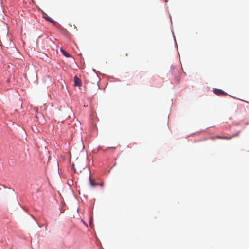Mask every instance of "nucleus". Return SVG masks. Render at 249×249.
Returning a JSON list of instances; mask_svg holds the SVG:
<instances>
[{"instance_id": "nucleus-1", "label": "nucleus", "mask_w": 249, "mask_h": 249, "mask_svg": "<svg viewBox=\"0 0 249 249\" xmlns=\"http://www.w3.org/2000/svg\"><path fill=\"white\" fill-rule=\"evenodd\" d=\"M237 135H238V133L235 134L233 135H230V136H229L217 135V136H216L215 137V138H217V139L229 140V139H231L233 137L237 136Z\"/></svg>"}, {"instance_id": "nucleus-2", "label": "nucleus", "mask_w": 249, "mask_h": 249, "mask_svg": "<svg viewBox=\"0 0 249 249\" xmlns=\"http://www.w3.org/2000/svg\"><path fill=\"white\" fill-rule=\"evenodd\" d=\"M213 92L217 95H226L227 94L223 90L218 89H213Z\"/></svg>"}, {"instance_id": "nucleus-3", "label": "nucleus", "mask_w": 249, "mask_h": 249, "mask_svg": "<svg viewBox=\"0 0 249 249\" xmlns=\"http://www.w3.org/2000/svg\"><path fill=\"white\" fill-rule=\"evenodd\" d=\"M74 85L75 86H80L82 85L81 80L77 76L74 78Z\"/></svg>"}, {"instance_id": "nucleus-4", "label": "nucleus", "mask_w": 249, "mask_h": 249, "mask_svg": "<svg viewBox=\"0 0 249 249\" xmlns=\"http://www.w3.org/2000/svg\"><path fill=\"white\" fill-rule=\"evenodd\" d=\"M43 18L46 20H47L48 21L50 22V23H52L53 24H55L56 23V21H55L54 20H53L50 17H49L48 15H47L46 14L43 16Z\"/></svg>"}, {"instance_id": "nucleus-5", "label": "nucleus", "mask_w": 249, "mask_h": 249, "mask_svg": "<svg viewBox=\"0 0 249 249\" xmlns=\"http://www.w3.org/2000/svg\"><path fill=\"white\" fill-rule=\"evenodd\" d=\"M61 53H63V54L67 57H70V56H71V55L68 53L65 50H64V49L61 48Z\"/></svg>"}, {"instance_id": "nucleus-6", "label": "nucleus", "mask_w": 249, "mask_h": 249, "mask_svg": "<svg viewBox=\"0 0 249 249\" xmlns=\"http://www.w3.org/2000/svg\"><path fill=\"white\" fill-rule=\"evenodd\" d=\"M90 183L91 186L94 187L98 185L97 183L94 182V181L91 178V177H89Z\"/></svg>"}]
</instances>
